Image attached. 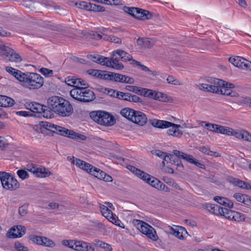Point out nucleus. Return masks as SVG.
Instances as JSON below:
<instances>
[{"label": "nucleus", "mask_w": 251, "mask_h": 251, "mask_svg": "<svg viewBox=\"0 0 251 251\" xmlns=\"http://www.w3.org/2000/svg\"><path fill=\"white\" fill-rule=\"evenodd\" d=\"M48 108L62 117L71 115L73 112V108L70 102L58 96H52L47 100Z\"/></svg>", "instance_id": "f257e3e1"}, {"label": "nucleus", "mask_w": 251, "mask_h": 251, "mask_svg": "<svg viewBox=\"0 0 251 251\" xmlns=\"http://www.w3.org/2000/svg\"><path fill=\"white\" fill-rule=\"evenodd\" d=\"M80 83L77 88L70 91V95L74 99L81 102L91 101L95 99L94 92L87 88L88 84L83 80L80 79Z\"/></svg>", "instance_id": "f03ea898"}, {"label": "nucleus", "mask_w": 251, "mask_h": 251, "mask_svg": "<svg viewBox=\"0 0 251 251\" xmlns=\"http://www.w3.org/2000/svg\"><path fill=\"white\" fill-rule=\"evenodd\" d=\"M149 123L152 126L156 128L164 129L170 127L167 130V133L169 135L175 137H180L183 134L182 131L180 129V128L181 127L180 125L156 119L150 120Z\"/></svg>", "instance_id": "7ed1b4c3"}, {"label": "nucleus", "mask_w": 251, "mask_h": 251, "mask_svg": "<svg viewBox=\"0 0 251 251\" xmlns=\"http://www.w3.org/2000/svg\"><path fill=\"white\" fill-rule=\"evenodd\" d=\"M120 113L128 120L140 126H144L147 122L146 115L139 111L126 107L122 109Z\"/></svg>", "instance_id": "20e7f679"}, {"label": "nucleus", "mask_w": 251, "mask_h": 251, "mask_svg": "<svg viewBox=\"0 0 251 251\" xmlns=\"http://www.w3.org/2000/svg\"><path fill=\"white\" fill-rule=\"evenodd\" d=\"M90 117L98 124L109 126L114 125L116 123L114 117L105 111H93L90 113Z\"/></svg>", "instance_id": "39448f33"}, {"label": "nucleus", "mask_w": 251, "mask_h": 251, "mask_svg": "<svg viewBox=\"0 0 251 251\" xmlns=\"http://www.w3.org/2000/svg\"><path fill=\"white\" fill-rule=\"evenodd\" d=\"M133 223L142 233L150 239L153 241H156L158 239L156 230L148 223L139 220H134Z\"/></svg>", "instance_id": "423d86ee"}, {"label": "nucleus", "mask_w": 251, "mask_h": 251, "mask_svg": "<svg viewBox=\"0 0 251 251\" xmlns=\"http://www.w3.org/2000/svg\"><path fill=\"white\" fill-rule=\"evenodd\" d=\"M0 179L3 187L5 189L13 191L20 187L17 180L9 173L0 172Z\"/></svg>", "instance_id": "0eeeda50"}, {"label": "nucleus", "mask_w": 251, "mask_h": 251, "mask_svg": "<svg viewBox=\"0 0 251 251\" xmlns=\"http://www.w3.org/2000/svg\"><path fill=\"white\" fill-rule=\"evenodd\" d=\"M0 56L7 61L18 63L22 61V58L18 53L3 44H0Z\"/></svg>", "instance_id": "6e6552de"}, {"label": "nucleus", "mask_w": 251, "mask_h": 251, "mask_svg": "<svg viewBox=\"0 0 251 251\" xmlns=\"http://www.w3.org/2000/svg\"><path fill=\"white\" fill-rule=\"evenodd\" d=\"M44 82V78L40 75L28 73L25 84L27 88L34 90L41 88L43 85Z\"/></svg>", "instance_id": "1a4fd4ad"}, {"label": "nucleus", "mask_w": 251, "mask_h": 251, "mask_svg": "<svg viewBox=\"0 0 251 251\" xmlns=\"http://www.w3.org/2000/svg\"><path fill=\"white\" fill-rule=\"evenodd\" d=\"M123 10L125 12L139 20H149L152 17V14L149 11L136 7L124 6Z\"/></svg>", "instance_id": "9d476101"}, {"label": "nucleus", "mask_w": 251, "mask_h": 251, "mask_svg": "<svg viewBox=\"0 0 251 251\" xmlns=\"http://www.w3.org/2000/svg\"><path fill=\"white\" fill-rule=\"evenodd\" d=\"M40 125L45 129L58 135L64 137H66V135H67L68 129L64 127L57 126L48 122H42L40 123Z\"/></svg>", "instance_id": "9b49d317"}, {"label": "nucleus", "mask_w": 251, "mask_h": 251, "mask_svg": "<svg viewBox=\"0 0 251 251\" xmlns=\"http://www.w3.org/2000/svg\"><path fill=\"white\" fill-rule=\"evenodd\" d=\"M100 208L102 215L105 217L108 220L112 222L113 224L122 227L121 224L123 225L121 221L118 219L116 215H114L112 212L107 206L100 204Z\"/></svg>", "instance_id": "f8f14e48"}, {"label": "nucleus", "mask_w": 251, "mask_h": 251, "mask_svg": "<svg viewBox=\"0 0 251 251\" xmlns=\"http://www.w3.org/2000/svg\"><path fill=\"white\" fill-rule=\"evenodd\" d=\"M212 79H216L215 78H208L206 79L208 82H210V84H200L197 85V87L201 90L205 91L220 93V90L221 86H219L218 83L215 84Z\"/></svg>", "instance_id": "ddd939ff"}, {"label": "nucleus", "mask_w": 251, "mask_h": 251, "mask_svg": "<svg viewBox=\"0 0 251 251\" xmlns=\"http://www.w3.org/2000/svg\"><path fill=\"white\" fill-rule=\"evenodd\" d=\"M215 84L218 83L221 86L220 93L224 95L231 97H236L238 95L236 92H233L231 89L228 88V83L219 79H212Z\"/></svg>", "instance_id": "4468645a"}, {"label": "nucleus", "mask_w": 251, "mask_h": 251, "mask_svg": "<svg viewBox=\"0 0 251 251\" xmlns=\"http://www.w3.org/2000/svg\"><path fill=\"white\" fill-rule=\"evenodd\" d=\"M25 233V227L22 225H18L11 227L6 233V236L10 238L21 237Z\"/></svg>", "instance_id": "2eb2a0df"}, {"label": "nucleus", "mask_w": 251, "mask_h": 251, "mask_svg": "<svg viewBox=\"0 0 251 251\" xmlns=\"http://www.w3.org/2000/svg\"><path fill=\"white\" fill-rule=\"evenodd\" d=\"M143 180L148 183L151 186L158 190L161 181L154 177L145 173L141 178Z\"/></svg>", "instance_id": "dca6fc26"}, {"label": "nucleus", "mask_w": 251, "mask_h": 251, "mask_svg": "<svg viewBox=\"0 0 251 251\" xmlns=\"http://www.w3.org/2000/svg\"><path fill=\"white\" fill-rule=\"evenodd\" d=\"M94 247L89 243L82 241H75L74 250L77 251H92Z\"/></svg>", "instance_id": "f3484780"}, {"label": "nucleus", "mask_w": 251, "mask_h": 251, "mask_svg": "<svg viewBox=\"0 0 251 251\" xmlns=\"http://www.w3.org/2000/svg\"><path fill=\"white\" fill-rule=\"evenodd\" d=\"M113 81L116 82L126 83L132 84L134 83L133 78L120 74L115 73L114 74Z\"/></svg>", "instance_id": "a211bd4d"}, {"label": "nucleus", "mask_w": 251, "mask_h": 251, "mask_svg": "<svg viewBox=\"0 0 251 251\" xmlns=\"http://www.w3.org/2000/svg\"><path fill=\"white\" fill-rule=\"evenodd\" d=\"M137 44L144 48H151L154 44L153 40L149 38H139L137 40Z\"/></svg>", "instance_id": "6ab92c4d"}, {"label": "nucleus", "mask_w": 251, "mask_h": 251, "mask_svg": "<svg viewBox=\"0 0 251 251\" xmlns=\"http://www.w3.org/2000/svg\"><path fill=\"white\" fill-rule=\"evenodd\" d=\"M116 54L119 56V57L123 61H128L132 59V56L125 51L124 50H115L112 52V56H115Z\"/></svg>", "instance_id": "aec40b11"}, {"label": "nucleus", "mask_w": 251, "mask_h": 251, "mask_svg": "<svg viewBox=\"0 0 251 251\" xmlns=\"http://www.w3.org/2000/svg\"><path fill=\"white\" fill-rule=\"evenodd\" d=\"M66 137L71 138L73 140H82V141L85 140L87 138L85 135L80 134L79 133L76 132L73 130H70V129H68L67 134V135H66Z\"/></svg>", "instance_id": "412c9836"}, {"label": "nucleus", "mask_w": 251, "mask_h": 251, "mask_svg": "<svg viewBox=\"0 0 251 251\" xmlns=\"http://www.w3.org/2000/svg\"><path fill=\"white\" fill-rule=\"evenodd\" d=\"M114 56H112L110 58L111 64L108 65V67L112 68L117 70H122L124 67L123 64L119 62V60L118 58H114Z\"/></svg>", "instance_id": "4be33fe9"}, {"label": "nucleus", "mask_w": 251, "mask_h": 251, "mask_svg": "<svg viewBox=\"0 0 251 251\" xmlns=\"http://www.w3.org/2000/svg\"><path fill=\"white\" fill-rule=\"evenodd\" d=\"M65 83L69 86H73L75 88H77V86L79 85L80 83V79L76 78L75 76H69L65 78ZM79 85H80L79 84Z\"/></svg>", "instance_id": "5701e85b"}, {"label": "nucleus", "mask_w": 251, "mask_h": 251, "mask_svg": "<svg viewBox=\"0 0 251 251\" xmlns=\"http://www.w3.org/2000/svg\"><path fill=\"white\" fill-rule=\"evenodd\" d=\"M235 211H232L231 210H229L226 208H219L218 213L219 215H223L225 217V218L229 219L232 220L233 213Z\"/></svg>", "instance_id": "b1692460"}, {"label": "nucleus", "mask_w": 251, "mask_h": 251, "mask_svg": "<svg viewBox=\"0 0 251 251\" xmlns=\"http://www.w3.org/2000/svg\"><path fill=\"white\" fill-rule=\"evenodd\" d=\"M243 60H244V59L239 56H233L229 58V62L239 68L245 65L243 64Z\"/></svg>", "instance_id": "393cba45"}, {"label": "nucleus", "mask_w": 251, "mask_h": 251, "mask_svg": "<svg viewBox=\"0 0 251 251\" xmlns=\"http://www.w3.org/2000/svg\"><path fill=\"white\" fill-rule=\"evenodd\" d=\"M35 105H36V108H35V113H43V116L44 117H46L47 118L49 117V116L48 115V106L47 107L46 106L42 105L38 103H37L36 104H35Z\"/></svg>", "instance_id": "a878e982"}, {"label": "nucleus", "mask_w": 251, "mask_h": 251, "mask_svg": "<svg viewBox=\"0 0 251 251\" xmlns=\"http://www.w3.org/2000/svg\"><path fill=\"white\" fill-rule=\"evenodd\" d=\"M182 158L188 161V162L194 164L197 166L201 168H202V166H203L202 164L200 163L197 159L193 158V157L192 155L187 154L185 153Z\"/></svg>", "instance_id": "bb28decb"}, {"label": "nucleus", "mask_w": 251, "mask_h": 251, "mask_svg": "<svg viewBox=\"0 0 251 251\" xmlns=\"http://www.w3.org/2000/svg\"><path fill=\"white\" fill-rule=\"evenodd\" d=\"M14 103L15 101L13 99L5 96H2L0 106L10 107L13 106Z\"/></svg>", "instance_id": "cd10ccee"}, {"label": "nucleus", "mask_w": 251, "mask_h": 251, "mask_svg": "<svg viewBox=\"0 0 251 251\" xmlns=\"http://www.w3.org/2000/svg\"><path fill=\"white\" fill-rule=\"evenodd\" d=\"M51 174L50 171L44 167H38L37 173L35 175L40 177H45L49 176Z\"/></svg>", "instance_id": "c85d7f7f"}, {"label": "nucleus", "mask_w": 251, "mask_h": 251, "mask_svg": "<svg viewBox=\"0 0 251 251\" xmlns=\"http://www.w3.org/2000/svg\"><path fill=\"white\" fill-rule=\"evenodd\" d=\"M132 63L133 64H135L136 65V66H138L139 67H140V68L143 71H145V72H149L151 73V74L153 75V76H156L157 75V73L155 71H151L150 70V69L144 65H142L140 63V62L136 61V60H132Z\"/></svg>", "instance_id": "c756f323"}, {"label": "nucleus", "mask_w": 251, "mask_h": 251, "mask_svg": "<svg viewBox=\"0 0 251 251\" xmlns=\"http://www.w3.org/2000/svg\"><path fill=\"white\" fill-rule=\"evenodd\" d=\"M205 208L212 213L219 215L218 213L219 208H222V207L211 203H207L205 205Z\"/></svg>", "instance_id": "7c9ffc66"}, {"label": "nucleus", "mask_w": 251, "mask_h": 251, "mask_svg": "<svg viewBox=\"0 0 251 251\" xmlns=\"http://www.w3.org/2000/svg\"><path fill=\"white\" fill-rule=\"evenodd\" d=\"M24 5L29 8H36L39 7L42 4L35 0H24Z\"/></svg>", "instance_id": "2f4dec72"}, {"label": "nucleus", "mask_w": 251, "mask_h": 251, "mask_svg": "<svg viewBox=\"0 0 251 251\" xmlns=\"http://www.w3.org/2000/svg\"><path fill=\"white\" fill-rule=\"evenodd\" d=\"M42 246L52 248L55 247L56 244L55 242L52 240L46 237L43 236Z\"/></svg>", "instance_id": "473e14b6"}, {"label": "nucleus", "mask_w": 251, "mask_h": 251, "mask_svg": "<svg viewBox=\"0 0 251 251\" xmlns=\"http://www.w3.org/2000/svg\"><path fill=\"white\" fill-rule=\"evenodd\" d=\"M127 168L140 178L142 177V176H144V174L145 173V172L131 165L127 166Z\"/></svg>", "instance_id": "72a5a7b5"}, {"label": "nucleus", "mask_w": 251, "mask_h": 251, "mask_svg": "<svg viewBox=\"0 0 251 251\" xmlns=\"http://www.w3.org/2000/svg\"><path fill=\"white\" fill-rule=\"evenodd\" d=\"M29 239L33 243L38 245L42 246L43 236L31 235L29 236Z\"/></svg>", "instance_id": "f704fd0d"}, {"label": "nucleus", "mask_w": 251, "mask_h": 251, "mask_svg": "<svg viewBox=\"0 0 251 251\" xmlns=\"http://www.w3.org/2000/svg\"><path fill=\"white\" fill-rule=\"evenodd\" d=\"M96 246L103 249L105 251H112V249L110 245L101 241H96Z\"/></svg>", "instance_id": "c9c22d12"}, {"label": "nucleus", "mask_w": 251, "mask_h": 251, "mask_svg": "<svg viewBox=\"0 0 251 251\" xmlns=\"http://www.w3.org/2000/svg\"><path fill=\"white\" fill-rule=\"evenodd\" d=\"M102 72L103 73H101V77H100V79L106 80L113 81L114 73L107 72L105 71H102Z\"/></svg>", "instance_id": "e433bc0d"}, {"label": "nucleus", "mask_w": 251, "mask_h": 251, "mask_svg": "<svg viewBox=\"0 0 251 251\" xmlns=\"http://www.w3.org/2000/svg\"><path fill=\"white\" fill-rule=\"evenodd\" d=\"M171 164L172 165H174L176 167V168H183V166L181 162V161L179 158H178L177 157H175L174 155L172 154L171 157Z\"/></svg>", "instance_id": "4c0bfd02"}, {"label": "nucleus", "mask_w": 251, "mask_h": 251, "mask_svg": "<svg viewBox=\"0 0 251 251\" xmlns=\"http://www.w3.org/2000/svg\"><path fill=\"white\" fill-rule=\"evenodd\" d=\"M90 3H87L86 1H79L78 2L75 3V5L80 8L82 9H85L87 10H90Z\"/></svg>", "instance_id": "58836bf2"}, {"label": "nucleus", "mask_w": 251, "mask_h": 251, "mask_svg": "<svg viewBox=\"0 0 251 251\" xmlns=\"http://www.w3.org/2000/svg\"><path fill=\"white\" fill-rule=\"evenodd\" d=\"M116 97L119 99L129 101L130 94L128 93H124L122 92H117Z\"/></svg>", "instance_id": "ea45409f"}, {"label": "nucleus", "mask_w": 251, "mask_h": 251, "mask_svg": "<svg viewBox=\"0 0 251 251\" xmlns=\"http://www.w3.org/2000/svg\"><path fill=\"white\" fill-rule=\"evenodd\" d=\"M169 232L171 234L174 235L176 237L178 238L179 239H183L184 237L183 235H181V234L180 233V232L179 231V229L176 226L175 228H174L172 227H170L169 228Z\"/></svg>", "instance_id": "a19ab883"}, {"label": "nucleus", "mask_w": 251, "mask_h": 251, "mask_svg": "<svg viewBox=\"0 0 251 251\" xmlns=\"http://www.w3.org/2000/svg\"><path fill=\"white\" fill-rule=\"evenodd\" d=\"M232 217H233L232 220L237 222L243 221L245 219V216L243 214L236 211H234Z\"/></svg>", "instance_id": "79ce46f5"}, {"label": "nucleus", "mask_w": 251, "mask_h": 251, "mask_svg": "<svg viewBox=\"0 0 251 251\" xmlns=\"http://www.w3.org/2000/svg\"><path fill=\"white\" fill-rule=\"evenodd\" d=\"M18 72L20 73H17L18 75H16L15 77L19 81L23 82L25 83V80L28 75V72L26 73H24L20 70H18Z\"/></svg>", "instance_id": "37998d69"}, {"label": "nucleus", "mask_w": 251, "mask_h": 251, "mask_svg": "<svg viewBox=\"0 0 251 251\" xmlns=\"http://www.w3.org/2000/svg\"><path fill=\"white\" fill-rule=\"evenodd\" d=\"M9 144L3 137L0 136V150L4 151L8 148Z\"/></svg>", "instance_id": "c03bdc74"}, {"label": "nucleus", "mask_w": 251, "mask_h": 251, "mask_svg": "<svg viewBox=\"0 0 251 251\" xmlns=\"http://www.w3.org/2000/svg\"><path fill=\"white\" fill-rule=\"evenodd\" d=\"M87 73L91 75L100 79V77H101V74L103 73L102 70L90 69L87 71Z\"/></svg>", "instance_id": "a18cd8bd"}, {"label": "nucleus", "mask_w": 251, "mask_h": 251, "mask_svg": "<svg viewBox=\"0 0 251 251\" xmlns=\"http://www.w3.org/2000/svg\"><path fill=\"white\" fill-rule=\"evenodd\" d=\"M100 175L99 176V179L103 180L106 182H111L112 181V177L108 174H106L105 172L101 171L100 172Z\"/></svg>", "instance_id": "49530a36"}, {"label": "nucleus", "mask_w": 251, "mask_h": 251, "mask_svg": "<svg viewBox=\"0 0 251 251\" xmlns=\"http://www.w3.org/2000/svg\"><path fill=\"white\" fill-rule=\"evenodd\" d=\"M201 125L207 127V129L209 131L215 132L217 124L208 123L206 122L202 121L201 123Z\"/></svg>", "instance_id": "de8ad7c7"}, {"label": "nucleus", "mask_w": 251, "mask_h": 251, "mask_svg": "<svg viewBox=\"0 0 251 251\" xmlns=\"http://www.w3.org/2000/svg\"><path fill=\"white\" fill-rule=\"evenodd\" d=\"M73 161H72L74 164H75L76 166L78 167L81 169L84 170L85 167L84 164H86V162L82 161L79 159L75 158V157H73Z\"/></svg>", "instance_id": "09e8293b"}, {"label": "nucleus", "mask_w": 251, "mask_h": 251, "mask_svg": "<svg viewBox=\"0 0 251 251\" xmlns=\"http://www.w3.org/2000/svg\"><path fill=\"white\" fill-rule=\"evenodd\" d=\"M166 80L169 84H171L175 85H182V83L180 82L178 79H177L172 75L168 76V77L167 78Z\"/></svg>", "instance_id": "8fccbe9b"}, {"label": "nucleus", "mask_w": 251, "mask_h": 251, "mask_svg": "<svg viewBox=\"0 0 251 251\" xmlns=\"http://www.w3.org/2000/svg\"><path fill=\"white\" fill-rule=\"evenodd\" d=\"M105 40L109 41L111 42L119 44L121 43V39L118 37H115L113 35H107L105 36Z\"/></svg>", "instance_id": "3c124183"}, {"label": "nucleus", "mask_w": 251, "mask_h": 251, "mask_svg": "<svg viewBox=\"0 0 251 251\" xmlns=\"http://www.w3.org/2000/svg\"><path fill=\"white\" fill-rule=\"evenodd\" d=\"M104 10L105 8L103 6H101L100 5H97L96 4H91L90 11H93L94 12H102Z\"/></svg>", "instance_id": "603ef678"}, {"label": "nucleus", "mask_w": 251, "mask_h": 251, "mask_svg": "<svg viewBox=\"0 0 251 251\" xmlns=\"http://www.w3.org/2000/svg\"><path fill=\"white\" fill-rule=\"evenodd\" d=\"M17 174L18 176L22 180L28 178L29 177V175L27 171L21 169L18 170Z\"/></svg>", "instance_id": "864d4df0"}, {"label": "nucleus", "mask_w": 251, "mask_h": 251, "mask_svg": "<svg viewBox=\"0 0 251 251\" xmlns=\"http://www.w3.org/2000/svg\"><path fill=\"white\" fill-rule=\"evenodd\" d=\"M75 241L76 240H64L62 241V244L74 250Z\"/></svg>", "instance_id": "5fc2aeb1"}, {"label": "nucleus", "mask_w": 251, "mask_h": 251, "mask_svg": "<svg viewBox=\"0 0 251 251\" xmlns=\"http://www.w3.org/2000/svg\"><path fill=\"white\" fill-rule=\"evenodd\" d=\"M142 87H139L132 85H127L126 87V90L130 92H134L137 94H139L140 92V89Z\"/></svg>", "instance_id": "6e6d98bb"}, {"label": "nucleus", "mask_w": 251, "mask_h": 251, "mask_svg": "<svg viewBox=\"0 0 251 251\" xmlns=\"http://www.w3.org/2000/svg\"><path fill=\"white\" fill-rule=\"evenodd\" d=\"M28 211V205L24 204L19 208V213L21 216H25Z\"/></svg>", "instance_id": "4d7b16f0"}, {"label": "nucleus", "mask_w": 251, "mask_h": 251, "mask_svg": "<svg viewBox=\"0 0 251 251\" xmlns=\"http://www.w3.org/2000/svg\"><path fill=\"white\" fill-rule=\"evenodd\" d=\"M98 63L102 65H105L106 67H108V65L111 64L110 62V58L101 55L100 56Z\"/></svg>", "instance_id": "13d9d810"}, {"label": "nucleus", "mask_w": 251, "mask_h": 251, "mask_svg": "<svg viewBox=\"0 0 251 251\" xmlns=\"http://www.w3.org/2000/svg\"><path fill=\"white\" fill-rule=\"evenodd\" d=\"M15 248L17 251H28L27 248L19 242L15 243Z\"/></svg>", "instance_id": "bf43d9fd"}, {"label": "nucleus", "mask_w": 251, "mask_h": 251, "mask_svg": "<svg viewBox=\"0 0 251 251\" xmlns=\"http://www.w3.org/2000/svg\"><path fill=\"white\" fill-rule=\"evenodd\" d=\"M231 182L235 185L238 186L239 187L242 188H243L244 185L245 184V181L241 180L237 178H232Z\"/></svg>", "instance_id": "052dcab7"}, {"label": "nucleus", "mask_w": 251, "mask_h": 251, "mask_svg": "<svg viewBox=\"0 0 251 251\" xmlns=\"http://www.w3.org/2000/svg\"><path fill=\"white\" fill-rule=\"evenodd\" d=\"M245 195L240 193H235L233 197L237 201L243 203Z\"/></svg>", "instance_id": "680f3d73"}, {"label": "nucleus", "mask_w": 251, "mask_h": 251, "mask_svg": "<svg viewBox=\"0 0 251 251\" xmlns=\"http://www.w3.org/2000/svg\"><path fill=\"white\" fill-rule=\"evenodd\" d=\"M105 36H107V35L105 34L98 33L97 32L91 34L92 38L96 40L102 39L103 40H105Z\"/></svg>", "instance_id": "e2e57ef3"}, {"label": "nucleus", "mask_w": 251, "mask_h": 251, "mask_svg": "<svg viewBox=\"0 0 251 251\" xmlns=\"http://www.w3.org/2000/svg\"><path fill=\"white\" fill-rule=\"evenodd\" d=\"M40 72L46 76H49L53 75V71L45 68H42Z\"/></svg>", "instance_id": "0e129e2a"}, {"label": "nucleus", "mask_w": 251, "mask_h": 251, "mask_svg": "<svg viewBox=\"0 0 251 251\" xmlns=\"http://www.w3.org/2000/svg\"><path fill=\"white\" fill-rule=\"evenodd\" d=\"M37 103L36 102H26L25 104V108L29 110H30L31 112L35 113V108Z\"/></svg>", "instance_id": "69168bd1"}, {"label": "nucleus", "mask_w": 251, "mask_h": 251, "mask_svg": "<svg viewBox=\"0 0 251 251\" xmlns=\"http://www.w3.org/2000/svg\"><path fill=\"white\" fill-rule=\"evenodd\" d=\"M244 130H241L239 131H236L233 129L231 136H234L239 139H242Z\"/></svg>", "instance_id": "338daca9"}, {"label": "nucleus", "mask_w": 251, "mask_h": 251, "mask_svg": "<svg viewBox=\"0 0 251 251\" xmlns=\"http://www.w3.org/2000/svg\"><path fill=\"white\" fill-rule=\"evenodd\" d=\"M233 131V129L231 127L228 126H223L222 133L223 134H225L227 136H231L232 134V132Z\"/></svg>", "instance_id": "774afa93"}]
</instances>
